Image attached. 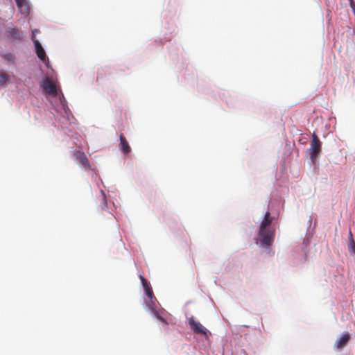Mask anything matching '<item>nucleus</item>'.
Here are the masks:
<instances>
[{"label":"nucleus","instance_id":"obj_12","mask_svg":"<svg viewBox=\"0 0 355 355\" xmlns=\"http://www.w3.org/2000/svg\"><path fill=\"white\" fill-rule=\"evenodd\" d=\"M35 53L40 60H43L47 57L46 51L42 44L38 40L33 41Z\"/></svg>","mask_w":355,"mask_h":355},{"label":"nucleus","instance_id":"obj_16","mask_svg":"<svg viewBox=\"0 0 355 355\" xmlns=\"http://www.w3.org/2000/svg\"><path fill=\"white\" fill-rule=\"evenodd\" d=\"M120 148L121 150L125 154L128 155L130 153L131 148L128 144V142L123 135H120Z\"/></svg>","mask_w":355,"mask_h":355},{"label":"nucleus","instance_id":"obj_22","mask_svg":"<svg viewBox=\"0 0 355 355\" xmlns=\"http://www.w3.org/2000/svg\"><path fill=\"white\" fill-rule=\"evenodd\" d=\"M101 183L103 185V182L102 180H100Z\"/></svg>","mask_w":355,"mask_h":355},{"label":"nucleus","instance_id":"obj_1","mask_svg":"<svg viewBox=\"0 0 355 355\" xmlns=\"http://www.w3.org/2000/svg\"><path fill=\"white\" fill-rule=\"evenodd\" d=\"M40 87L42 93L49 99L53 110L60 115L62 123H71L74 117L68 107L67 101L59 83L45 76L40 82Z\"/></svg>","mask_w":355,"mask_h":355},{"label":"nucleus","instance_id":"obj_3","mask_svg":"<svg viewBox=\"0 0 355 355\" xmlns=\"http://www.w3.org/2000/svg\"><path fill=\"white\" fill-rule=\"evenodd\" d=\"M311 219L312 217L311 216L308 221L309 225L306 228L305 238L302 243L295 246L292 251V257L297 263H304L306 259V248L309 244L314 229V226H312Z\"/></svg>","mask_w":355,"mask_h":355},{"label":"nucleus","instance_id":"obj_18","mask_svg":"<svg viewBox=\"0 0 355 355\" xmlns=\"http://www.w3.org/2000/svg\"><path fill=\"white\" fill-rule=\"evenodd\" d=\"M0 56L8 62L12 64L15 63V61L16 60L15 55L11 52L1 53H0Z\"/></svg>","mask_w":355,"mask_h":355},{"label":"nucleus","instance_id":"obj_9","mask_svg":"<svg viewBox=\"0 0 355 355\" xmlns=\"http://www.w3.org/2000/svg\"><path fill=\"white\" fill-rule=\"evenodd\" d=\"M100 193L101 195V207L103 210L106 211L110 214H112L113 208H116L114 202H108L106 198L105 191L100 189Z\"/></svg>","mask_w":355,"mask_h":355},{"label":"nucleus","instance_id":"obj_6","mask_svg":"<svg viewBox=\"0 0 355 355\" xmlns=\"http://www.w3.org/2000/svg\"><path fill=\"white\" fill-rule=\"evenodd\" d=\"M189 325L191 329L196 334H202L205 336V338L207 340L209 339V336L211 335V332L204 327L200 322L196 321L193 316H191L189 319Z\"/></svg>","mask_w":355,"mask_h":355},{"label":"nucleus","instance_id":"obj_15","mask_svg":"<svg viewBox=\"0 0 355 355\" xmlns=\"http://www.w3.org/2000/svg\"><path fill=\"white\" fill-rule=\"evenodd\" d=\"M9 83H11V77L0 69V88H5Z\"/></svg>","mask_w":355,"mask_h":355},{"label":"nucleus","instance_id":"obj_17","mask_svg":"<svg viewBox=\"0 0 355 355\" xmlns=\"http://www.w3.org/2000/svg\"><path fill=\"white\" fill-rule=\"evenodd\" d=\"M349 243H348V251L351 256L355 257V241L353 239V236L351 230L349 232Z\"/></svg>","mask_w":355,"mask_h":355},{"label":"nucleus","instance_id":"obj_2","mask_svg":"<svg viewBox=\"0 0 355 355\" xmlns=\"http://www.w3.org/2000/svg\"><path fill=\"white\" fill-rule=\"evenodd\" d=\"M139 279L145 292L146 298L144 299V304L146 311L160 322L167 324L166 319L157 310L156 302H157V300L154 296L150 282L142 275H139Z\"/></svg>","mask_w":355,"mask_h":355},{"label":"nucleus","instance_id":"obj_10","mask_svg":"<svg viewBox=\"0 0 355 355\" xmlns=\"http://www.w3.org/2000/svg\"><path fill=\"white\" fill-rule=\"evenodd\" d=\"M5 33L7 39L11 42L21 41L22 39L18 30L13 27H7Z\"/></svg>","mask_w":355,"mask_h":355},{"label":"nucleus","instance_id":"obj_8","mask_svg":"<svg viewBox=\"0 0 355 355\" xmlns=\"http://www.w3.org/2000/svg\"><path fill=\"white\" fill-rule=\"evenodd\" d=\"M350 340V334L348 331H343L342 334L337 338L334 343V347L342 349Z\"/></svg>","mask_w":355,"mask_h":355},{"label":"nucleus","instance_id":"obj_7","mask_svg":"<svg viewBox=\"0 0 355 355\" xmlns=\"http://www.w3.org/2000/svg\"><path fill=\"white\" fill-rule=\"evenodd\" d=\"M60 133L61 135L62 141H69L72 140L74 143H76L75 140L77 139V133L75 132L72 129L69 128L68 127L62 126L60 130Z\"/></svg>","mask_w":355,"mask_h":355},{"label":"nucleus","instance_id":"obj_14","mask_svg":"<svg viewBox=\"0 0 355 355\" xmlns=\"http://www.w3.org/2000/svg\"><path fill=\"white\" fill-rule=\"evenodd\" d=\"M75 157H76V159L77 160H78L82 164V165L83 166V167L85 168H86V169L90 168L89 160L87 157V155H85V153L83 151L77 150L75 153Z\"/></svg>","mask_w":355,"mask_h":355},{"label":"nucleus","instance_id":"obj_21","mask_svg":"<svg viewBox=\"0 0 355 355\" xmlns=\"http://www.w3.org/2000/svg\"><path fill=\"white\" fill-rule=\"evenodd\" d=\"M349 6L352 10L353 13L355 15V2L353 0H349Z\"/></svg>","mask_w":355,"mask_h":355},{"label":"nucleus","instance_id":"obj_19","mask_svg":"<svg viewBox=\"0 0 355 355\" xmlns=\"http://www.w3.org/2000/svg\"><path fill=\"white\" fill-rule=\"evenodd\" d=\"M40 61L44 64V65L46 66V68L53 70L48 56L46 57L45 59H43V60H40Z\"/></svg>","mask_w":355,"mask_h":355},{"label":"nucleus","instance_id":"obj_13","mask_svg":"<svg viewBox=\"0 0 355 355\" xmlns=\"http://www.w3.org/2000/svg\"><path fill=\"white\" fill-rule=\"evenodd\" d=\"M275 216H271L269 211H266L264 215L263 219L261 222L259 227L267 228V229H275L272 225V222L275 220Z\"/></svg>","mask_w":355,"mask_h":355},{"label":"nucleus","instance_id":"obj_5","mask_svg":"<svg viewBox=\"0 0 355 355\" xmlns=\"http://www.w3.org/2000/svg\"><path fill=\"white\" fill-rule=\"evenodd\" d=\"M322 150V142L315 134L313 132L311 139L310 147L306 151V157L310 159L311 164H315L317 158L320 156Z\"/></svg>","mask_w":355,"mask_h":355},{"label":"nucleus","instance_id":"obj_20","mask_svg":"<svg viewBox=\"0 0 355 355\" xmlns=\"http://www.w3.org/2000/svg\"><path fill=\"white\" fill-rule=\"evenodd\" d=\"M40 32V31L38 29H34L32 31V33H31V40L33 42L34 40H37L35 39V36H36V34Z\"/></svg>","mask_w":355,"mask_h":355},{"label":"nucleus","instance_id":"obj_4","mask_svg":"<svg viewBox=\"0 0 355 355\" xmlns=\"http://www.w3.org/2000/svg\"><path fill=\"white\" fill-rule=\"evenodd\" d=\"M275 236V229L258 227L257 234L254 238L255 243L270 254L272 251Z\"/></svg>","mask_w":355,"mask_h":355},{"label":"nucleus","instance_id":"obj_11","mask_svg":"<svg viewBox=\"0 0 355 355\" xmlns=\"http://www.w3.org/2000/svg\"><path fill=\"white\" fill-rule=\"evenodd\" d=\"M17 7L20 14L24 17H28L30 13V6L28 0H15Z\"/></svg>","mask_w":355,"mask_h":355}]
</instances>
